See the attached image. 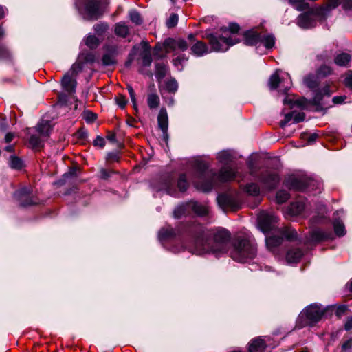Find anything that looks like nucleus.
<instances>
[{
    "mask_svg": "<svg viewBox=\"0 0 352 352\" xmlns=\"http://www.w3.org/2000/svg\"><path fill=\"white\" fill-rule=\"evenodd\" d=\"M185 232L188 236L189 241L182 245L181 249L173 250V252L186 249L198 255L223 253L226 251L231 238V234L225 228L217 229L210 233L209 236H206L204 226L196 222L188 225L186 228Z\"/></svg>",
    "mask_w": 352,
    "mask_h": 352,
    "instance_id": "nucleus-1",
    "label": "nucleus"
},
{
    "mask_svg": "<svg viewBox=\"0 0 352 352\" xmlns=\"http://www.w3.org/2000/svg\"><path fill=\"white\" fill-rule=\"evenodd\" d=\"M217 159L224 165L218 173L212 169H209L208 165L204 162L195 163L192 182L197 190L209 192L222 183L230 182L236 178V171L228 166L233 159L231 153L228 151L220 152L217 155Z\"/></svg>",
    "mask_w": 352,
    "mask_h": 352,
    "instance_id": "nucleus-2",
    "label": "nucleus"
},
{
    "mask_svg": "<svg viewBox=\"0 0 352 352\" xmlns=\"http://www.w3.org/2000/svg\"><path fill=\"white\" fill-rule=\"evenodd\" d=\"M232 246L231 257L238 262H248L256 254V247L250 233H244L236 236Z\"/></svg>",
    "mask_w": 352,
    "mask_h": 352,
    "instance_id": "nucleus-3",
    "label": "nucleus"
},
{
    "mask_svg": "<svg viewBox=\"0 0 352 352\" xmlns=\"http://www.w3.org/2000/svg\"><path fill=\"white\" fill-rule=\"evenodd\" d=\"M240 27L236 23H230L228 29H221V34L215 32L206 34L211 50L214 52H226L230 46L239 42L236 38V33L239 32Z\"/></svg>",
    "mask_w": 352,
    "mask_h": 352,
    "instance_id": "nucleus-4",
    "label": "nucleus"
},
{
    "mask_svg": "<svg viewBox=\"0 0 352 352\" xmlns=\"http://www.w3.org/2000/svg\"><path fill=\"white\" fill-rule=\"evenodd\" d=\"M285 185L290 190L320 192L321 183L306 175H289L285 180Z\"/></svg>",
    "mask_w": 352,
    "mask_h": 352,
    "instance_id": "nucleus-5",
    "label": "nucleus"
},
{
    "mask_svg": "<svg viewBox=\"0 0 352 352\" xmlns=\"http://www.w3.org/2000/svg\"><path fill=\"white\" fill-rule=\"evenodd\" d=\"M279 235L266 236L265 243L267 249L275 253L276 249L283 243V239L293 241L297 238V232L291 227L285 226L278 230Z\"/></svg>",
    "mask_w": 352,
    "mask_h": 352,
    "instance_id": "nucleus-6",
    "label": "nucleus"
},
{
    "mask_svg": "<svg viewBox=\"0 0 352 352\" xmlns=\"http://www.w3.org/2000/svg\"><path fill=\"white\" fill-rule=\"evenodd\" d=\"M107 0H85L82 14L87 20H97L105 12Z\"/></svg>",
    "mask_w": 352,
    "mask_h": 352,
    "instance_id": "nucleus-7",
    "label": "nucleus"
},
{
    "mask_svg": "<svg viewBox=\"0 0 352 352\" xmlns=\"http://www.w3.org/2000/svg\"><path fill=\"white\" fill-rule=\"evenodd\" d=\"M269 85L271 89L279 88V91L286 94L292 85L290 76L287 73H284L280 76L278 72L271 76Z\"/></svg>",
    "mask_w": 352,
    "mask_h": 352,
    "instance_id": "nucleus-8",
    "label": "nucleus"
},
{
    "mask_svg": "<svg viewBox=\"0 0 352 352\" xmlns=\"http://www.w3.org/2000/svg\"><path fill=\"white\" fill-rule=\"evenodd\" d=\"M324 310L317 304H313L306 307L300 316V318H306L303 325H314L318 322L324 315Z\"/></svg>",
    "mask_w": 352,
    "mask_h": 352,
    "instance_id": "nucleus-9",
    "label": "nucleus"
},
{
    "mask_svg": "<svg viewBox=\"0 0 352 352\" xmlns=\"http://www.w3.org/2000/svg\"><path fill=\"white\" fill-rule=\"evenodd\" d=\"M277 217L272 212H261L258 217V226L265 234L276 228Z\"/></svg>",
    "mask_w": 352,
    "mask_h": 352,
    "instance_id": "nucleus-10",
    "label": "nucleus"
},
{
    "mask_svg": "<svg viewBox=\"0 0 352 352\" xmlns=\"http://www.w3.org/2000/svg\"><path fill=\"white\" fill-rule=\"evenodd\" d=\"M14 199L19 205L23 207L36 204L37 201L32 196L31 187H23L17 190L14 194Z\"/></svg>",
    "mask_w": 352,
    "mask_h": 352,
    "instance_id": "nucleus-11",
    "label": "nucleus"
},
{
    "mask_svg": "<svg viewBox=\"0 0 352 352\" xmlns=\"http://www.w3.org/2000/svg\"><path fill=\"white\" fill-rule=\"evenodd\" d=\"M175 180L170 175L161 178L157 184H153V188L157 191L164 190L167 194L175 197L177 192L174 188Z\"/></svg>",
    "mask_w": 352,
    "mask_h": 352,
    "instance_id": "nucleus-12",
    "label": "nucleus"
},
{
    "mask_svg": "<svg viewBox=\"0 0 352 352\" xmlns=\"http://www.w3.org/2000/svg\"><path fill=\"white\" fill-rule=\"evenodd\" d=\"M259 182L267 190H272L278 184L280 177L276 173L266 170L261 175Z\"/></svg>",
    "mask_w": 352,
    "mask_h": 352,
    "instance_id": "nucleus-13",
    "label": "nucleus"
},
{
    "mask_svg": "<svg viewBox=\"0 0 352 352\" xmlns=\"http://www.w3.org/2000/svg\"><path fill=\"white\" fill-rule=\"evenodd\" d=\"M219 207L223 210L235 211L239 209V204L235 198L227 194H221L217 197Z\"/></svg>",
    "mask_w": 352,
    "mask_h": 352,
    "instance_id": "nucleus-14",
    "label": "nucleus"
},
{
    "mask_svg": "<svg viewBox=\"0 0 352 352\" xmlns=\"http://www.w3.org/2000/svg\"><path fill=\"white\" fill-rule=\"evenodd\" d=\"M333 239V234L329 230L316 229L310 232L309 241L312 243H319Z\"/></svg>",
    "mask_w": 352,
    "mask_h": 352,
    "instance_id": "nucleus-15",
    "label": "nucleus"
},
{
    "mask_svg": "<svg viewBox=\"0 0 352 352\" xmlns=\"http://www.w3.org/2000/svg\"><path fill=\"white\" fill-rule=\"evenodd\" d=\"M316 24V21L311 12L302 13L298 17V25L302 28H311L314 27Z\"/></svg>",
    "mask_w": 352,
    "mask_h": 352,
    "instance_id": "nucleus-16",
    "label": "nucleus"
},
{
    "mask_svg": "<svg viewBox=\"0 0 352 352\" xmlns=\"http://www.w3.org/2000/svg\"><path fill=\"white\" fill-rule=\"evenodd\" d=\"M164 46L170 50L185 51L188 49L187 42L184 39L168 38L164 41Z\"/></svg>",
    "mask_w": 352,
    "mask_h": 352,
    "instance_id": "nucleus-17",
    "label": "nucleus"
},
{
    "mask_svg": "<svg viewBox=\"0 0 352 352\" xmlns=\"http://www.w3.org/2000/svg\"><path fill=\"white\" fill-rule=\"evenodd\" d=\"M305 208V204L302 201H297L291 203L286 210V217H296L301 214Z\"/></svg>",
    "mask_w": 352,
    "mask_h": 352,
    "instance_id": "nucleus-18",
    "label": "nucleus"
},
{
    "mask_svg": "<svg viewBox=\"0 0 352 352\" xmlns=\"http://www.w3.org/2000/svg\"><path fill=\"white\" fill-rule=\"evenodd\" d=\"M157 124L164 135H167L168 119L166 109L162 108L157 116Z\"/></svg>",
    "mask_w": 352,
    "mask_h": 352,
    "instance_id": "nucleus-19",
    "label": "nucleus"
},
{
    "mask_svg": "<svg viewBox=\"0 0 352 352\" xmlns=\"http://www.w3.org/2000/svg\"><path fill=\"white\" fill-rule=\"evenodd\" d=\"M265 349V340L259 337L252 339L249 343V352H264Z\"/></svg>",
    "mask_w": 352,
    "mask_h": 352,
    "instance_id": "nucleus-20",
    "label": "nucleus"
},
{
    "mask_svg": "<svg viewBox=\"0 0 352 352\" xmlns=\"http://www.w3.org/2000/svg\"><path fill=\"white\" fill-rule=\"evenodd\" d=\"M69 74H66L62 78L63 88L68 93L71 94L75 91L76 81Z\"/></svg>",
    "mask_w": 352,
    "mask_h": 352,
    "instance_id": "nucleus-21",
    "label": "nucleus"
},
{
    "mask_svg": "<svg viewBox=\"0 0 352 352\" xmlns=\"http://www.w3.org/2000/svg\"><path fill=\"white\" fill-rule=\"evenodd\" d=\"M190 210L199 217H205L209 214L208 207L197 201H190Z\"/></svg>",
    "mask_w": 352,
    "mask_h": 352,
    "instance_id": "nucleus-22",
    "label": "nucleus"
},
{
    "mask_svg": "<svg viewBox=\"0 0 352 352\" xmlns=\"http://www.w3.org/2000/svg\"><path fill=\"white\" fill-rule=\"evenodd\" d=\"M261 34L254 31H248L244 34V43L246 45H256L260 43Z\"/></svg>",
    "mask_w": 352,
    "mask_h": 352,
    "instance_id": "nucleus-23",
    "label": "nucleus"
},
{
    "mask_svg": "<svg viewBox=\"0 0 352 352\" xmlns=\"http://www.w3.org/2000/svg\"><path fill=\"white\" fill-rule=\"evenodd\" d=\"M302 255V252L300 248H291L286 254V260L289 263H298Z\"/></svg>",
    "mask_w": 352,
    "mask_h": 352,
    "instance_id": "nucleus-24",
    "label": "nucleus"
},
{
    "mask_svg": "<svg viewBox=\"0 0 352 352\" xmlns=\"http://www.w3.org/2000/svg\"><path fill=\"white\" fill-rule=\"evenodd\" d=\"M190 212V201H188L177 207L173 212V215L175 218L179 219L189 215Z\"/></svg>",
    "mask_w": 352,
    "mask_h": 352,
    "instance_id": "nucleus-25",
    "label": "nucleus"
},
{
    "mask_svg": "<svg viewBox=\"0 0 352 352\" xmlns=\"http://www.w3.org/2000/svg\"><path fill=\"white\" fill-rule=\"evenodd\" d=\"M191 50L192 53L197 56H204L209 52L208 46L202 41H197L192 46Z\"/></svg>",
    "mask_w": 352,
    "mask_h": 352,
    "instance_id": "nucleus-26",
    "label": "nucleus"
},
{
    "mask_svg": "<svg viewBox=\"0 0 352 352\" xmlns=\"http://www.w3.org/2000/svg\"><path fill=\"white\" fill-rule=\"evenodd\" d=\"M115 34L122 38H126L129 34V28L125 22L117 23L115 25Z\"/></svg>",
    "mask_w": 352,
    "mask_h": 352,
    "instance_id": "nucleus-27",
    "label": "nucleus"
},
{
    "mask_svg": "<svg viewBox=\"0 0 352 352\" xmlns=\"http://www.w3.org/2000/svg\"><path fill=\"white\" fill-rule=\"evenodd\" d=\"M160 104V98L156 92H151L147 96V104L150 109H157Z\"/></svg>",
    "mask_w": 352,
    "mask_h": 352,
    "instance_id": "nucleus-28",
    "label": "nucleus"
},
{
    "mask_svg": "<svg viewBox=\"0 0 352 352\" xmlns=\"http://www.w3.org/2000/svg\"><path fill=\"white\" fill-rule=\"evenodd\" d=\"M176 235L175 230L170 226L163 228L159 232V239L160 241L166 240L174 237Z\"/></svg>",
    "mask_w": 352,
    "mask_h": 352,
    "instance_id": "nucleus-29",
    "label": "nucleus"
},
{
    "mask_svg": "<svg viewBox=\"0 0 352 352\" xmlns=\"http://www.w3.org/2000/svg\"><path fill=\"white\" fill-rule=\"evenodd\" d=\"M50 129L51 126L50 122L47 120H42L36 126L37 132L39 133L42 136L45 137L49 135Z\"/></svg>",
    "mask_w": 352,
    "mask_h": 352,
    "instance_id": "nucleus-30",
    "label": "nucleus"
},
{
    "mask_svg": "<svg viewBox=\"0 0 352 352\" xmlns=\"http://www.w3.org/2000/svg\"><path fill=\"white\" fill-rule=\"evenodd\" d=\"M351 60V56L347 53H341L335 58V63L339 66H346Z\"/></svg>",
    "mask_w": 352,
    "mask_h": 352,
    "instance_id": "nucleus-31",
    "label": "nucleus"
},
{
    "mask_svg": "<svg viewBox=\"0 0 352 352\" xmlns=\"http://www.w3.org/2000/svg\"><path fill=\"white\" fill-rule=\"evenodd\" d=\"M307 100L305 98H299L295 101H293V100L289 99L288 97H286L284 99V104H289L292 107L297 106L299 107L305 108L307 105Z\"/></svg>",
    "mask_w": 352,
    "mask_h": 352,
    "instance_id": "nucleus-32",
    "label": "nucleus"
},
{
    "mask_svg": "<svg viewBox=\"0 0 352 352\" xmlns=\"http://www.w3.org/2000/svg\"><path fill=\"white\" fill-rule=\"evenodd\" d=\"M260 43L267 49L272 48L275 43V38L272 34L261 35Z\"/></svg>",
    "mask_w": 352,
    "mask_h": 352,
    "instance_id": "nucleus-33",
    "label": "nucleus"
},
{
    "mask_svg": "<svg viewBox=\"0 0 352 352\" xmlns=\"http://www.w3.org/2000/svg\"><path fill=\"white\" fill-rule=\"evenodd\" d=\"M335 234L338 236H342L345 234V229L343 223L334 219L333 222Z\"/></svg>",
    "mask_w": 352,
    "mask_h": 352,
    "instance_id": "nucleus-34",
    "label": "nucleus"
},
{
    "mask_svg": "<svg viewBox=\"0 0 352 352\" xmlns=\"http://www.w3.org/2000/svg\"><path fill=\"white\" fill-rule=\"evenodd\" d=\"M29 144L33 149L39 150L43 144L41 138L36 135H32L29 140Z\"/></svg>",
    "mask_w": 352,
    "mask_h": 352,
    "instance_id": "nucleus-35",
    "label": "nucleus"
},
{
    "mask_svg": "<svg viewBox=\"0 0 352 352\" xmlns=\"http://www.w3.org/2000/svg\"><path fill=\"white\" fill-rule=\"evenodd\" d=\"M290 197L289 193L285 190H280L276 192V201L278 204L286 202Z\"/></svg>",
    "mask_w": 352,
    "mask_h": 352,
    "instance_id": "nucleus-36",
    "label": "nucleus"
},
{
    "mask_svg": "<svg viewBox=\"0 0 352 352\" xmlns=\"http://www.w3.org/2000/svg\"><path fill=\"white\" fill-rule=\"evenodd\" d=\"M82 58V56H79L78 60L72 65V68L70 69V73L72 76H76L82 70L83 63L80 60Z\"/></svg>",
    "mask_w": 352,
    "mask_h": 352,
    "instance_id": "nucleus-37",
    "label": "nucleus"
},
{
    "mask_svg": "<svg viewBox=\"0 0 352 352\" xmlns=\"http://www.w3.org/2000/svg\"><path fill=\"white\" fill-rule=\"evenodd\" d=\"M304 83L309 88H314L318 85L317 77L314 74H309L304 78Z\"/></svg>",
    "mask_w": 352,
    "mask_h": 352,
    "instance_id": "nucleus-38",
    "label": "nucleus"
},
{
    "mask_svg": "<svg viewBox=\"0 0 352 352\" xmlns=\"http://www.w3.org/2000/svg\"><path fill=\"white\" fill-rule=\"evenodd\" d=\"M166 66L164 64L157 63L155 66V77L158 80L162 79L166 74Z\"/></svg>",
    "mask_w": 352,
    "mask_h": 352,
    "instance_id": "nucleus-39",
    "label": "nucleus"
},
{
    "mask_svg": "<svg viewBox=\"0 0 352 352\" xmlns=\"http://www.w3.org/2000/svg\"><path fill=\"white\" fill-rule=\"evenodd\" d=\"M102 65L109 66L116 64L115 55L113 53H107L102 58Z\"/></svg>",
    "mask_w": 352,
    "mask_h": 352,
    "instance_id": "nucleus-40",
    "label": "nucleus"
},
{
    "mask_svg": "<svg viewBox=\"0 0 352 352\" xmlns=\"http://www.w3.org/2000/svg\"><path fill=\"white\" fill-rule=\"evenodd\" d=\"M177 187L181 192H184L188 189V183L186 180L185 174H182L179 175L177 182Z\"/></svg>",
    "mask_w": 352,
    "mask_h": 352,
    "instance_id": "nucleus-41",
    "label": "nucleus"
},
{
    "mask_svg": "<svg viewBox=\"0 0 352 352\" xmlns=\"http://www.w3.org/2000/svg\"><path fill=\"white\" fill-rule=\"evenodd\" d=\"M130 20L135 25H141L142 23V19L140 14L136 10H131L129 13Z\"/></svg>",
    "mask_w": 352,
    "mask_h": 352,
    "instance_id": "nucleus-42",
    "label": "nucleus"
},
{
    "mask_svg": "<svg viewBox=\"0 0 352 352\" xmlns=\"http://www.w3.org/2000/svg\"><path fill=\"white\" fill-rule=\"evenodd\" d=\"M245 190L248 194L253 196H257L260 193V188L254 183L248 184L245 186Z\"/></svg>",
    "mask_w": 352,
    "mask_h": 352,
    "instance_id": "nucleus-43",
    "label": "nucleus"
},
{
    "mask_svg": "<svg viewBox=\"0 0 352 352\" xmlns=\"http://www.w3.org/2000/svg\"><path fill=\"white\" fill-rule=\"evenodd\" d=\"M85 44L89 48H96L99 44L98 38L94 35H89L85 39Z\"/></svg>",
    "mask_w": 352,
    "mask_h": 352,
    "instance_id": "nucleus-44",
    "label": "nucleus"
},
{
    "mask_svg": "<svg viewBox=\"0 0 352 352\" xmlns=\"http://www.w3.org/2000/svg\"><path fill=\"white\" fill-rule=\"evenodd\" d=\"M331 73V68L327 65H323L317 70V76L318 78H324Z\"/></svg>",
    "mask_w": 352,
    "mask_h": 352,
    "instance_id": "nucleus-45",
    "label": "nucleus"
},
{
    "mask_svg": "<svg viewBox=\"0 0 352 352\" xmlns=\"http://www.w3.org/2000/svg\"><path fill=\"white\" fill-rule=\"evenodd\" d=\"M165 88L168 92L175 93L178 88L177 81L175 79H170L167 80Z\"/></svg>",
    "mask_w": 352,
    "mask_h": 352,
    "instance_id": "nucleus-46",
    "label": "nucleus"
},
{
    "mask_svg": "<svg viewBox=\"0 0 352 352\" xmlns=\"http://www.w3.org/2000/svg\"><path fill=\"white\" fill-rule=\"evenodd\" d=\"M11 58V54L9 50L3 44H0V59L9 60Z\"/></svg>",
    "mask_w": 352,
    "mask_h": 352,
    "instance_id": "nucleus-47",
    "label": "nucleus"
},
{
    "mask_svg": "<svg viewBox=\"0 0 352 352\" xmlns=\"http://www.w3.org/2000/svg\"><path fill=\"white\" fill-rule=\"evenodd\" d=\"M108 28L109 26L106 23H99L94 27L95 32L98 35H102L108 30Z\"/></svg>",
    "mask_w": 352,
    "mask_h": 352,
    "instance_id": "nucleus-48",
    "label": "nucleus"
},
{
    "mask_svg": "<svg viewBox=\"0 0 352 352\" xmlns=\"http://www.w3.org/2000/svg\"><path fill=\"white\" fill-rule=\"evenodd\" d=\"M10 164L11 168L14 169H21L23 167L22 160L17 157H11Z\"/></svg>",
    "mask_w": 352,
    "mask_h": 352,
    "instance_id": "nucleus-49",
    "label": "nucleus"
},
{
    "mask_svg": "<svg viewBox=\"0 0 352 352\" xmlns=\"http://www.w3.org/2000/svg\"><path fill=\"white\" fill-rule=\"evenodd\" d=\"M142 65L149 66L152 63V57L149 51H145L142 54Z\"/></svg>",
    "mask_w": 352,
    "mask_h": 352,
    "instance_id": "nucleus-50",
    "label": "nucleus"
},
{
    "mask_svg": "<svg viewBox=\"0 0 352 352\" xmlns=\"http://www.w3.org/2000/svg\"><path fill=\"white\" fill-rule=\"evenodd\" d=\"M120 158V153L118 152H111L107 155V161L109 163L118 162Z\"/></svg>",
    "mask_w": 352,
    "mask_h": 352,
    "instance_id": "nucleus-51",
    "label": "nucleus"
},
{
    "mask_svg": "<svg viewBox=\"0 0 352 352\" xmlns=\"http://www.w3.org/2000/svg\"><path fill=\"white\" fill-rule=\"evenodd\" d=\"M178 19H179V17H178L177 14H170V16H169V18L168 19V20L166 21L167 27L169 28L175 27L177 24Z\"/></svg>",
    "mask_w": 352,
    "mask_h": 352,
    "instance_id": "nucleus-52",
    "label": "nucleus"
},
{
    "mask_svg": "<svg viewBox=\"0 0 352 352\" xmlns=\"http://www.w3.org/2000/svg\"><path fill=\"white\" fill-rule=\"evenodd\" d=\"M116 101L117 104L122 109L124 108L126 103L127 100L123 95H119L116 98Z\"/></svg>",
    "mask_w": 352,
    "mask_h": 352,
    "instance_id": "nucleus-53",
    "label": "nucleus"
},
{
    "mask_svg": "<svg viewBox=\"0 0 352 352\" xmlns=\"http://www.w3.org/2000/svg\"><path fill=\"white\" fill-rule=\"evenodd\" d=\"M294 115V122L295 123H298L302 122L305 118V114L304 113H296L293 112Z\"/></svg>",
    "mask_w": 352,
    "mask_h": 352,
    "instance_id": "nucleus-54",
    "label": "nucleus"
},
{
    "mask_svg": "<svg viewBox=\"0 0 352 352\" xmlns=\"http://www.w3.org/2000/svg\"><path fill=\"white\" fill-rule=\"evenodd\" d=\"M127 89H128V91L129 93L131 101L133 104V106H134L135 109H136L137 105H136V98H135V91H134L133 87L130 85L128 86Z\"/></svg>",
    "mask_w": 352,
    "mask_h": 352,
    "instance_id": "nucleus-55",
    "label": "nucleus"
},
{
    "mask_svg": "<svg viewBox=\"0 0 352 352\" xmlns=\"http://www.w3.org/2000/svg\"><path fill=\"white\" fill-rule=\"evenodd\" d=\"M94 145L99 146L100 148H103L105 145V140L103 138L98 136L94 141Z\"/></svg>",
    "mask_w": 352,
    "mask_h": 352,
    "instance_id": "nucleus-56",
    "label": "nucleus"
},
{
    "mask_svg": "<svg viewBox=\"0 0 352 352\" xmlns=\"http://www.w3.org/2000/svg\"><path fill=\"white\" fill-rule=\"evenodd\" d=\"M322 96L323 95L320 91L316 92L315 96L313 98V101H312L313 103L314 104H320V103L322 99Z\"/></svg>",
    "mask_w": 352,
    "mask_h": 352,
    "instance_id": "nucleus-57",
    "label": "nucleus"
},
{
    "mask_svg": "<svg viewBox=\"0 0 352 352\" xmlns=\"http://www.w3.org/2000/svg\"><path fill=\"white\" fill-rule=\"evenodd\" d=\"M112 172L105 168L100 170V177L103 179H107L111 175Z\"/></svg>",
    "mask_w": 352,
    "mask_h": 352,
    "instance_id": "nucleus-58",
    "label": "nucleus"
},
{
    "mask_svg": "<svg viewBox=\"0 0 352 352\" xmlns=\"http://www.w3.org/2000/svg\"><path fill=\"white\" fill-rule=\"evenodd\" d=\"M352 348V339H349L344 342L342 346L343 351H346Z\"/></svg>",
    "mask_w": 352,
    "mask_h": 352,
    "instance_id": "nucleus-59",
    "label": "nucleus"
},
{
    "mask_svg": "<svg viewBox=\"0 0 352 352\" xmlns=\"http://www.w3.org/2000/svg\"><path fill=\"white\" fill-rule=\"evenodd\" d=\"M82 58H83V60L85 62L93 63L95 61V56L91 53L87 54L85 56L84 55H82Z\"/></svg>",
    "mask_w": 352,
    "mask_h": 352,
    "instance_id": "nucleus-60",
    "label": "nucleus"
},
{
    "mask_svg": "<svg viewBox=\"0 0 352 352\" xmlns=\"http://www.w3.org/2000/svg\"><path fill=\"white\" fill-rule=\"evenodd\" d=\"M346 99V96H335L333 98V102L334 104H342Z\"/></svg>",
    "mask_w": 352,
    "mask_h": 352,
    "instance_id": "nucleus-61",
    "label": "nucleus"
},
{
    "mask_svg": "<svg viewBox=\"0 0 352 352\" xmlns=\"http://www.w3.org/2000/svg\"><path fill=\"white\" fill-rule=\"evenodd\" d=\"M344 81L346 85L352 89V73L346 77Z\"/></svg>",
    "mask_w": 352,
    "mask_h": 352,
    "instance_id": "nucleus-62",
    "label": "nucleus"
},
{
    "mask_svg": "<svg viewBox=\"0 0 352 352\" xmlns=\"http://www.w3.org/2000/svg\"><path fill=\"white\" fill-rule=\"evenodd\" d=\"M96 119V115L95 113L88 112L86 116V120L88 122H93Z\"/></svg>",
    "mask_w": 352,
    "mask_h": 352,
    "instance_id": "nucleus-63",
    "label": "nucleus"
},
{
    "mask_svg": "<svg viewBox=\"0 0 352 352\" xmlns=\"http://www.w3.org/2000/svg\"><path fill=\"white\" fill-rule=\"evenodd\" d=\"M344 328L346 330H350L352 329V317L347 319L344 324Z\"/></svg>",
    "mask_w": 352,
    "mask_h": 352,
    "instance_id": "nucleus-64",
    "label": "nucleus"
}]
</instances>
